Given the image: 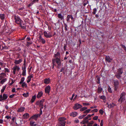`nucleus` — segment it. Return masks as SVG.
I'll return each instance as SVG.
<instances>
[{
  "instance_id": "1",
  "label": "nucleus",
  "mask_w": 126,
  "mask_h": 126,
  "mask_svg": "<svg viewBox=\"0 0 126 126\" xmlns=\"http://www.w3.org/2000/svg\"><path fill=\"white\" fill-rule=\"evenodd\" d=\"M20 69L19 66L18 65H15L12 69L13 70V73L14 74H15L16 73V71H19Z\"/></svg>"
},
{
  "instance_id": "2",
  "label": "nucleus",
  "mask_w": 126,
  "mask_h": 126,
  "mask_svg": "<svg viewBox=\"0 0 126 126\" xmlns=\"http://www.w3.org/2000/svg\"><path fill=\"white\" fill-rule=\"evenodd\" d=\"M7 95L5 94H3V96L2 94L0 95V101H2L3 100H5L8 98Z\"/></svg>"
},
{
  "instance_id": "3",
  "label": "nucleus",
  "mask_w": 126,
  "mask_h": 126,
  "mask_svg": "<svg viewBox=\"0 0 126 126\" xmlns=\"http://www.w3.org/2000/svg\"><path fill=\"white\" fill-rule=\"evenodd\" d=\"M113 83L114 86V90L117 91L119 87V82L117 80H114Z\"/></svg>"
},
{
  "instance_id": "4",
  "label": "nucleus",
  "mask_w": 126,
  "mask_h": 126,
  "mask_svg": "<svg viewBox=\"0 0 126 126\" xmlns=\"http://www.w3.org/2000/svg\"><path fill=\"white\" fill-rule=\"evenodd\" d=\"M14 18L16 23L19 24L21 23V20L19 16H14Z\"/></svg>"
},
{
  "instance_id": "5",
  "label": "nucleus",
  "mask_w": 126,
  "mask_h": 126,
  "mask_svg": "<svg viewBox=\"0 0 126 126\" xmlns=\"http://www.w3.org/2000/svg\"><path fill=\"white\" fill-rule=\"evenodd\" d=\"M44 101L45 100L44 99L38 101L36 102V105L40 107L43 106V103Z\"/></svg>"
},
{
  "instance_id": "6",
  "label": "nucleus",
  "mask_w": 126,
  "mask_h": 126,
  "mask_svg": "<svg viewBox=\"0 0 126 126\" xmlns=\"http://www.w3.org/2000/svg\"><path fill=\"white\" fill-rule=\"evenodd\" d=\"M43 33L44 36L47 38H50L52 36L50 32L48 33H47V32L46 31H44Z\"/></svg>"
},
{
  "instance_id": "7",
  "label": "nucleus",
  "mask_w": 126,
  "mask_h": 126,
  "mask_svg": "<svg viewBox=\"0 0 126 126\" xmlns=\"http://www.w3.org/2000/svg\"><path fill=\"white\" fill-rule=\"evenodd\" d=\"M82 107L81 105L78 103H76L75 104L74 106L73 107V109L75 110H77Z\"/></svg>"
},
{
  "instance_id": "8",
  "label": "nucleus",
  "mask_w": 126,
  "mask_h": 126,
  "mask_svg": "<svg viewBox=\"0 0 126 126\" xmlns=\"http://www.w3.org/2000/svg\"><path fill=\"white\" fill-rule=\"evenodd\" d=\"M22 59H20L18 60H15L14 63L16 65H17L20 64L23 61Z\"/></svg>"
},
{
  "instance_id": "9",
  "label": "nucleus",
  "mask_w": 126,
  "mask_h": 126,
  "mask_svg": "<svg viewBox=\"0 0 126 126\" xmlns=\"http://www.w3.org/2000/svg\"><path fill=\"white\" fill-rule=\"evenodd\" d=\"M50 86L48 85L45 88V92L46 93L49 94L50 93Z\"/></svg>"
},
{
  "instance_id": "10",
  "label": "nucleus",
  "mask_w": 126,
  "mask_h": 126,
  "mask_svg": "<svg viewBox=\"0 0 126 126\" xmlns=\"http://www.w3.org/2000/svg\"><path fill=\"white\" fill-rule=\"evenodd\" d=\"M22 75L23 76H25L26 75V68L25 66L24 67H22Z\"/></svg>"
},
{
  "instance_id": "11",
  "label": "nucleus",
  "mask_w": 126,
  "mask_h": 126,
  "mask_svg": "<svg viewBox=\"0 0 126 126\" xmlns=\"http://www.w3.org/2000/svg\"><path fill=\"white\" fill-rule=\"evenodd\" d=\"M50 82V79L49 78H46L44 80V82L46 84H48Z\"/></svg>"
},
{
  "instance_id": "12",
  "label": "nucleus",
  "mask_w": 126,
  "mask_h": 126,
  "mask_svg": "<svg viewBox=\"0 0 126 126\" xmlns=\"http://www.w3.org/2000/svg\"><path fill=\"white\" fill-rule=\"evenodd\" d=\"M33 77V76L32 74L28 76L27 78V82L28 83H29L31 81L32 78Z\"/></svg>"
},
{
  "instance_id": "13",
  "label": "nucleus",
  "mask_w": 126,
  "mask_h": 126,
  "mask_svg": "<svg viewBox=\"0 0 126 126\" xmlns=\"http://www.w3.org/2000/svg\"><path fill=\"white\" fill-rule=\"evenodd\" d=\"M43 95V93L42 91H40L38 92V93L37 96V97L38 98H39L42 96Z\"/></svg>"
},
{
  "instance_id": "14",
  "label": "nucleus",
  "mask_w": 126,
  "mask_h": 126,
  "mask_svg": "<svg viewBox=\"0 0 126 126\" xmlns=\"http://www.w3.org/2000/svg\"><path fill=\"white\" fill-rule=\"evenodd\" d=\"M78 114V113L76 112H73L70 114V116L73 117L76 116Z\"/></svg>"
},
{
  "instance_id": "15",
  "label": "nucleus",
  "mask_w": 126,
  "mask_h": 126,
  "mask_svg": "<svg viewBox=\"0 0 126 126\" xmlns=\"http://www.w3.org/2000/svg\"><path fill=\"white\" fill-rule=\"evenodd\" d=\"M106 60L109 63L110 62L112 59L109 56H106L105 58Z\"/></svg>"
},
{
  "instance_id": "16",
  "label": "nucleus",
  "mask_w": 126,
  "mask_h": 126,
  "mask_svg": "<svg viewBox=\"0 0 126 126\" xmlns=\"http://www.w3.org/2000/svg\"><path fill=\"white\" fill-rule=\"evenodd\" d=\"M66 122H59L58 126H65Z\"/></svg>"
},
{
  "instance_id": "17",
  "label": "nucleus",
  "mask_w": 126,
  "mask_h": 126,
  "mask_svg": "<svg viewBox=\"0 0 126 126\" xmlns=\"http://www.w3.org/2000/svg\"><path fill=\"white\" fill-rule=\"evenodd\" d=\"M39 38L40 40V41L43 44H45V43L46 41L45 40L42 38L41 36H39Z\"/></svg>"
},
{
  "instance_id": "18",
  "label": "nucleus",
  "mask_w": 126,
  "mask_h": 126,
  "mask_svg": "<svg viewBox=\"0 0 126 126\" xmlns=\"http://www.w3.org/2000/svg\"><path fill=\"white\" fill-rule=\"evenodd\" d=\"M107 104L108 105V107L110 108H111L115 106V104L113 103H112L111 104H110L107 103Z\"/></svg>"
},
{
  "instance_id": "19",
  "label": "nucleus",
  "mask_w": 126,
  "mask_h": 126,
  "mask_svg": "<svg viewBox=\"0 0 126 126\" xmlns=\"http://www.w3.org/2000/svg\"><path fill=\"white\" fill-rule=\"evenodd\" d=\"M25 108L24 107H22L19 108L17 111L18 112H22L24 111Z\"/></svg>"
},
{
  "instance_id": "20",
  "label": "nucleus",
  "mask_w": 126,
  "mask_h": 126,
  "mask_svg": "<svg viewBox=\"0 0 126 126\" xmlns=\"http://www.w3.org/2000/svg\"><path fill=\"white\" fill-rule=\"evenodd\" d=\"M38 115H35L32 116L29 119V120H30L31 118L32 119H34L35 120H36L37 119V118L38 117Z\"/></svg>"
},
{
  "instance_id": "21",
  "label": "nucleus",
  "mask_w": 126,
  "mask_h": 126,
  "mask_svg": "<svg viewBox=\"0 0 126 126\" xmlns=\"http://www.w3.org/2000/svg\"><path fill=\"white\" fill-rule=\"evenodd\" d=\"M125 97H120V98L118 100V102L121 103L125 100Z\"/></svg>"
},
{
  "instance_id": "22",
  "label": "nucleus",
  "mask_w": 126,
  "mask_h": 126,
  "mask_svg": "<svg viewBox=\"0 0 126 126\" xmlns=\"http://www.w3.org/2000/svg\"><path fill=\"white\" fill-rule=\"evenodd\" d=\"M66 119L64 117H61L59 119V122H66L65 121Z\"/></svg>"
},
{
  "instance_id": "23",
  "label": "nucleus",
  "mask_w": 126,
  "mask_h": 126,
  "mask_svg": "<svg viewBox=\"0 0 126 126\" xmlns=\"http://www.w3.org/2000/svg\"><path fill=\"white\" fill-rule=\"evenodd\" d=\"M29 114L27 113L24 114L23 116V117L24 119H27L29 118Z\"/></svg>"
},
{
  "instance_id": "24",
  "label": "nucleus",
  "mask_w": 126,
  "mask_h": 126,
  "mask_svg": "<svg viewBox=\"0 0 126 126\" xmlns=\"http://www.w3.org/2000/svg\"><path fill=\"white\" fill-rule=\"evenodd\" d=\"M6 75V74L4 73H2L0 74V80L5 77Z\"/></svg>"
},
{
  "instance_id": "25",
  "label": "nucleus",
  "mask_w": 126,
  "mask_h": 126,
  "mask_svg": "<svg viewBox=\"0 0 126 126\" xmlns=\"http://www.w3.org/2000/svg\"><path fill=\"white\" fill-rule=\"evenodd\" d=\"M103 90L102 88L100 86H98V88L97 92L99 94L101 93Z\"/></svg>"
},
{
  "instance_id": "26",
  "label": "nucleus",
  "mask_w": 126,
  "mask_h": 126,
  "mask_svg": "<svg viewBox=\"0 0 126 126\" xmlns=\"http://www.w3.org/2000/svg\"><path fill=\"white\" fill-rule=\"evenodd\" d=\"M56 62L58 65L59 66L61 65L60 60L59 59L57 58L56 59Z\"/></svg>"
},
{
  "instance_id": "27",
  "label": "nucleus",
  "mask_w": 126,
  "mask_h": 126,
  "mask_svg": "<svg viewBox=\"0 0 126 126\" xmlns=\"http://www.w3.org/2000/svg\"><path fill=\"white\" fill-rule=\"evenodd\" d=\"M117 72L118 73L122 74L123 73V70L122 68H119Z\"/></svg>"
},
{
  "instance_id": "28",
  "label": "nucleus",
  "mask_w": 126,
  "mask_h": 126,
  "mask_svg": "<svg viewBox=\"0 0 126 126\" xmlns=\"http://www.w3.org/2000/svg\"><path fill=\"white\" fill-rule=\"evenodd\" d=\"M88 123V120H85L83 119V120L80 123L82 124H87Z\"/></svg>"
},
{
  "instance_id": "29",
  "label": "nucleus",
  "mask_w": 126,
  "mask_h": 126,
  "mask_svg": "<svg viewBox=\"0 0 126 126\" xmlns=\"http://www.w3.org/2000/svg\"><path fill=\"white\" fill-rule=\"evenodd\" d=\"M58 17L59 18H60L62 20L63 19V17L61 14H58Z\"/></svg>"
},
{
  "instance_id": "30",
  "label": "nucleus",
  "mask_w": 126,
  "mask_h": 126,
  "mask_svg": "<svg viewBox=\"0 0 126 126\" xmlns=\"http://www.w3.org/2000/svg\"><path fill=\"white\" fill-rule=\"evenodd\" d=\"M36 98V95H34L32 97V99L31 100V102L33 103L35 100Z\"/></svg>"
},
{
  "instance_id": "31",
  "label": "nucleus",
  "mask_w": 126,
  "mask_h": 126,
  "mask_svg": "<svg viewBox=\"0 0 126 126\" xmlns=\"http://www.w3.org/2000/svg\"><path fill=\"white\" fill-rule=\"evenodd\" d=\"M5 17L4 14H0V18L1 20H3L5 19Z\"/></svg>"
},
{
  "instance_id": "32",
  "label": "nucleus",
  "mask_w": 126,
  "mask_h": 126,
  "mask_svg": "<svg viewBox=\"0 0 126 126\" xmlns=\"http://www.w3.org/2000/svg\"><path fill=\"white\" fill-rule=\"evenodd\" d=\"M22 87L24 88H27L28 87L27 86V85L26 83L25 82H24L22 83Z\"/></svg>"
},
{
  "instance_id": "33",
  "label": "nucleus",
  "mask_w": 126,
  "mask_h": 126,
  "mask_svg": "<svg viewBox=\"0 0 126 126\" xmlns=\"http://www.w3.org/2000/svg\"><path fill=\"white\" fill-rule=\"evenodd\" d=\"M34 122L33 121H31L30 122L31 126H37V124H34Z\"/></svg>"
},
{
  "instance_id": "34",
  "label": "nucleus",
  "mask_w": 126,
  "mask_h": 126,
  "mask_svg": "<svg viewBox=\"0 0 126 126\" xmlns=\"http://www.w3.org/2000/svg\"><path fill=\"white\" fill-rule=\"evenodd\" d=\"M71 15H68L66 17V21L68 22H70L69 19L70 18Z\"/></svg>"
},
{
  "instance_id": "35",
  "label": "nucleus",
  "mask_w": 126,
  "mask_h": 126,
  "mask_svg": "<svg viewBox=\"0 0 126 126\" xmlns=\"http://www.w3.org/2000/svg\"><path fill=\"white\" fill-rule=\"evenodd\" d=\"M7 80V79H2L0 81V83L3 84L4 82H5Z\"/></svg>"
},
{
  "instance_id": "36",
  "label": "nucleus",
  "mask_w": 126,
  "mask_h": 126,
  "mask_svg": "<svg viewBox=\"0 0 126 126\" xmlns=\"http://www.w3.org/2000/svg\"><path fill=\"white\" fill-rule=\"evenodd\" d=\"M25 80V78L24 77H23L21 79V81L19 82V83L20 84H21L23 83L24 82H23Z\"/></svg>"
},
{
  "instance_id": "37",
  "label": "nucleus",
  "mask_w": 126,
  "mask_h": 126,
  "mask_svg": "<svg viewBox=\"0 0 126 126\" xmlns=\"http://www.w3.org/2000/svg\"><path fill=\"white\" fill-rule=\"evenodd\" d=\"M121 74L119 73H117L116 75H115V76H116L117 78L119 79L121 78Z\"/></svg>"
},
{
  "instance_id": "38",
  "label": "nucleus",
  "mask_w": 126,
  "mask_h": 126,
  "mask_svg": "<svg viewBox=\"0 0 126 126\" xmlns=\"http://www.w3.org/2000/svg\"><path fill=\"white\" fill-rule=\"evenodd\" d=\"M125 94V93L124 92H123L120 95V97H125L124 96Z\"/></svg>"
},
{
  "instance_id": "39",
  "label": "nucleus",
  "mask_w": 126,
  "mask_h": 126,
  "mask_svg": "<svg viewBox=\"0 0 126 126\" xmlns=\"http://www.w3.org/2000/svg\"><path fill=\"white\" fill-rule=\"evenodd\" d=\"M6 88V86H4L2 88V89H1V93H2L4 92L5 90V89Z\"/></svg>"
},
{
  "instance_id": "40",
  "label": "nucleus",
  "mask_w": 126,
  "mask_h": 126,
  "mask_svg": "<svg viewBox=\"0 0 126 126\" xmlns=\"http://www.w3.org/2000/svg\"><path fill=\"white\" fill-rule=\"evenodd\" d=\"M23 95L25 97H27L29 96V93H24L23 94Z\"/></svg>"
},
{
  "instance_id": "41",
  "label": "nucleus",
  "mask_w": 126,
  "mask_h": 126,
  "mask_svg": "<svg viewBox=\"0 0 126 126\" xmlns=\"http://www.w3.org/2000/svg\"><path fill=\"white\" fill-rule=\"evenodd\" d=\"M100 99H102L104 100H105L106 99V97L104 95H102L100 96Z\"/></svg>"
},
{
  "instance_id": "42",
  "label": "nucleus",
  "mask_w": 126,
  "mask_h": 126,
  "mask_svg": "<svg viewBox=\"0 0 126 126\" xmlns=\"http://www.w3.org/2000/svg\"><path fill=\"white\" fill-rule=\"evenodd\" d=\"M108 92L110 93H111L112 92V91L111 89V88H110V87L109 86H108Z\"/></svg>"
},
{
  "instance_id": "43",
  "label": "nucleus",
  "mask_w": 126,
  "mask_h": 126,
  "mask_svg": "<svg viewBox=\"0 0 126 126\" xmlns=\"http://www.w3.org/2000/svg\"><path fill=\"white\" fill-rule=\"evenodd\" d=\"M97 11V9L96 8H94L93 9V13L95 15L96 13V12Z\"/></svg>"
},
{
  "instance_id": "44",
  "label": "nucleus",
  "mask_w": 126,
  "mask_h": 126,
  "mask_svg": "<svg viewBox=\"0 0 126 126\" xmlns=\"http://www.w3.org/2000/svg\"><path fill=\"white\" fill-rule=\"evenodd\" d=\"M87 108L86 107H84L82 108L81 109H80V110L81 111H83L86 110V109H87Z\"/></svg>"
},
{
  "instance_id": "45",
  "label": "nucleus",
  "mask_w": 126,
  "mask_h": 126,
  "mask_svg": "<svg viewBox=\"0 0 126 126\" xmlns=\"http://www.w3.org/2000/svg\"><path fill=\"white\" fill-rule=\"evenodd\" d=\"M90 110H91L90 109L86 110L83 112V113H88L90 111Z\"/></svg>"
},
{
  "instance_id": "46",
  "label": "nucleus",
  "mask_w": 126,
  "mask_h": 126,
  "mask_svg": "<svg viewBox=\"0 0 126 126\" xmlns=\"http://www.w3.org/2000/svg\"><path fill=\"white\" fill-rule=\"evenodd\" d=\"M39 0H33V1L32 2V4H33L34 3L36 2H37Z\"/></svg>"
},
{
  "instance_id": "47",
  "label": "nucleus",
  "mask_w": 126,
  "mask_h": 126,
  "mask_svg": "<svg viewBox=\"0 0 126 126\" xmlns=\"http://www.w3.org/2000/svg\"><path fill=\"white\" fill-rule=\"evenodd\" d=\"M98 111V110L97 109H95L93 110L92 112H97Z\"/></svg>"
},
{
  "instance_id": "48",
  "label": "nucleus",
  "mask_w": 126,
  "mask_h": 126,
  "mask_svg": "<svg viewBox=\"0 0 126 126\" xmlns=\"http://www.w3.org/2000/svg\"><path fill=\"white\" fill-rule=\"evenodd\" d=\"M15 81V79H12V82L10 84V85H12Z\"/></svg>"
},
{
  "instance_id": "49",
  "label": "nucleus",
  "mask_w": 126,
  "mask_h": 126,
  "mask_svg": "<svg viewBox=\"0 0 126 126\" xmlns=\"http://www.w3.org/2000/svg\"><path fill=\"white\" fill-rule=\"evenodd\" d=\"M64 25L65 30L66 31H67V25L65 23L64 24Z\"/></svg>"
},
{
  "instance_id": "50",
  "label": "nucleus",
  "mask_w": 126,
  "mask_h": 126,
  "mask_svg": "<svg viewBox=\"0 0 126 126\" xmlns=\"http://www.w3.org/2000/svg\"><path fill=\"white\" fill-rule=\"evenodd\" d=\"M98 117L97 116H95L93 118V119L94 120H96L97 119Z\"/></svg>"
},
{
  "instance_id": "51",
  "label": "nucleus",
  "mask_w": 126,
  "mask_h": 126,
  "mask_svg": "<svg viewBox=\"0 0 126 126\" xmlns=\"http://www.w3.org/2000/svg\"><path fill=\"white\" fill-rule=\"evenodd\" d=\"M5 71V72H7L8 73L9 72V69L8 68H4Z\"/></svg>"
},
{
  "instance_id": "52",
  "label": "nucleus",
  "mask_w": 126,
  "mask_h": 126,
  "mask_svg": "<svg viewBox=\"0 0 126 126\" xmlns=\"http://www.w3.org/2000/svg\"><path fill=\"white\" fill-rule=\"evenodd\" d=\"M99 112L100 114L102 115L103 114V111L102 109H101L99 110Z\"/></svg>"
},
{
  "instance_id": "53",
  "label": "nucleus",
  "mask_w": 126,
  "mask_h": 126,
  "mask_svg": "<svg viewBox=\"0 0 126 126\" xmlns=\"http://www.w3.org/2000/svg\"><path fill=\"white\" fill-rule=\"evenodd\" d=\"M55 55L56 56H59L60 55V53L59 52H57L55 54Z\"/></svg>"
},
{
  "instance_id": "54",
  "label": "nucleus",
  "mask_w": 126,
  "mask_h": 126,
  "mask_svg": "<svg viewBox=\"0 0 126 126\" xmlns=\"http://www.w3.org/2000/svg\"><path fill=\"white\" fill-rule=\"evenodd\" d=\"M82 104H83L84 106H87L89 105V103H83Z\"/></svg>"
},
{
  "instance_id": "55",
  "label": "nucleus",
  "mask_w": 126,
  "mask_h": 126,
  "mask_svg": "<svg viewBox=\"0 0 126 126\" xmlns=\"http://www.w3.org/2000/svg\"><path fill=\"white\" fill-rule=\"evenodd\" d=\"M97 79L98 81L97 82V83H99L100 82V78L99 77H98L97 78Z\"/></svg>"
},
{
  "instance_id": "56",
  "label": "nucleus",
  "mask_w": 126,
  "mask_h": 126,
  "mask_svg": "<svg viewBox=\"0 0 126 126\" xmlns=\"http://www.w3.org/2000/svg\"><path fill=\"white\" fill-rule=\"evenodd\" d=\"M5 118H7V119H9L10 118H11V117L10 116L8 115V116H6L5 117Z\"/></svg>"
},
{
  "instance_id": "57",
  "label": "nucleus",
  "mask_w": 126,
  "mask_h": 126,
  "mask_svg": "<svg viewBox=\"0 0 126 126\" xmlns=\"http://www.w3.org/2000/svg\"><path fill=\"white\" fill-rule=\"evenodd\" d=\"M56 61V60L55 59H53L52 60V63L53 64H54V63H55Z\"/></svg>"
},
{
  "instance_id": "58",
  "label": "nucleus",
  "mask_w": 126,
  "mask_h": 126,
  "mask_svg": "<svg viewBox=\"0 0 126 126\" xmlns=\"http://www.w3.org/2000/svg\"><path fill=\"white\" fill-rule=\"evenodd\" d=\"M74 122L76 123H78L79 122V121L78 119H76L75 120Z\"/></svg>"
},
{
  "instance_id": "59",
  "label": "nucleus",
  "mask_w": 126,
  "mask_h": 126,
  "mask_svg": "<svg viewBox=\"0 0 126 126\" xmlns=\"http://www.w3.org/2000/svg\"><path fill=\"white\" fill-rule=\"evenodd\" d=\"M84 117H83V116H82V115H81V116H79V119H82Z\"/></svg>"
},
{
  "instance_id": "60",
  "label": "nucleus",
  "mask_w": 126,
  "mask_h": 126,
  "mask_svg": "<svg viewBox=\"0 0 126 126\" xmlns=\"http://www.w3.org/2000/svg\"><path fill=\"white\" fill-rule=\"evenodd\" d=\"M121 46L123 48H124L125 49H126V47L125 45H121Z\"/></svg>"
},
{
  "instance_id": "61",
  "label": "nucleus",
  "mask_w": 126,
  "mask_h": 126,
  "mask_svg": "<svg viewBox=\"0 0 126 126\" xmlns=\"http://www.w3.org/2000/svg\"><path fill=\"white\" fill-rule=\"evenodd\" d=\"M97 106H93L91 107H90V108L91 109H94V108H97Z\"/></svg>"
},
{
  "instance_id": "62",
  "label": "nucleus",
  "mask_w": 126,
  "mask_h": 126,
  "mask_svg": "<svg viewBox=\"0 0 126 126\" xmlns=\"http://www.w3.org/2000/svg\"><path fill=\"white\" fill-rule=\"evenodd\" d=\"M15 94H13L10 96V98H12L14 96Z\"/></svg>"
},
{
  "instance_id": "63",
  "label": "nucleus",
  "mask_w": 126,
  "mask_h": 126,
  "mask_svg": "<svg viewBox=\"0 0 126 126\" xmlns=\"http://www.w3.org/2000/svg\"><path fill=\"white\" fill-rule=\"evenodd\" d=\"M12 92H16V89L15 88H13V89L12 90Z\"/></svg>"
},
{
  "instance_id": "64",
  "label": "nucleus",
  "mask_w": 126,
  "mask_h": 126,
  "mask_svg": "<svg viewBox=\"0 0 126 126\" xmlns=\"http://www.w3.org/2000/svg\"><path fill=\"white\" fill-rule=\"evenodd\" d=\"M27 41H29L31 40L30 38L29 37H27Z\"/></svg>"
}]
</instances>
